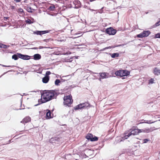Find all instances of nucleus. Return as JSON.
<instances>
[{
    "instance_id": "obj_1",
    "label": "nucleus",
    "mask_w": 160,
    "mask_h": 160,
    "mask_svg": "<svg viewBox=\"0 0 160 160\" xmlns=\"http://www.w3.org/2000/svg\"><path fill=\"white\" fill-rule=\"evenodd\" d=\"M58 96L57 93L54 91H44L41 95L42 103L48 102L55 98Z\"/></svg>"
},
{
    "instance_id": "obj_2",
    "label": "nucleus",
    "mask_w": 160,
    "mask_h": 160,
    "mask_svg": "<svg viewBox=\"0 0 160 160\" xmlns=\"http://www.w3.org/2000/svg\"><path fill=\"white\" fill-rule=\"evenodd\" d=\"M140 129H135L132 130L127 135H125L123 137H118L116 140H118V142H120L123 141L125 139H127L128 138L132 135H134L137 134L141 132Z\"/></svg>"
},
{
    "instance_id": "obj_3",
    "label": "nucleus",
    "mask_w": 160,
    "mask_h": 160,
    "mask_svg": "<svg viewBox=\"0 0 160 160\" xmlns=\"http://www.w3.org/2000/svg\"><path fill=\"white\" fill-rule=\"evenodd\" d=\"M130 72L129 71L124 70H119L116 71L115 74L117 76L123 77L127 76L130 74Z\"/></svg>"
},
{
    "instance_id": "obj_4",
    "label": "nucleus",
    "mask_w": 160,
    "mask_h": 160,
    "mask_svg": "<svg viewBox=\"0 0 160 160\" xmlns=\"http://www.w3.org/2000/svg\"><path fill=\"white\" fill-rule=\"evenodd\" d=\"M63 100L64 105L68 107H70L73 102L72 97L70 95L65 96L63 98Z\"/></svg>"
},
{
    "instance_id": "obj_5",
    "label": "nucleus",
    "mask_w": 160,
    "mask_h": 160,
    "mask_svg": "<svg viewBox=\"0 0 160 160\" xmlns=\"http://www.w3.org/2000/svg\"><path fill=\"white\" fill-rule=\"evenodd\" d=\"M90 104L88 102H85L81 103L76 106L74 107V109L75 110L81 109L90 107Z\"/></svg>"
},
{
    "instance_id": "obj_6",
    "label": "nucleus",
    "mask_w": 160,
    "mask_h": 160,
    "mask_svg": "<svg viewBox=\"0 0 160 160\" xmlns=\"http://www.w3.org/2000/svg\"><path fill=\"white\" fill-rule=\"evenodd\" d=\"M105 31L106 33L109 35H114L117 32L116 30L114 29L112 27H110L107 28Z\"/></svg>"
},
{
    "instance_id": "obj_7",
    "label": "nucleus",
    "mask_w": 160,
    "mask_h": 160,
    "mask_svg": "<svg viewBox=\"0 0 160 160\" xmlns=\"http://www.w3.org/2000/svg\"><path fill=\"white\" fill-rule=\"evenodd\" d=\"M151 32L149 31H143L142 33L137 35V37L138 38H142L144 37H148Z\"/></svg>"
},
{
    "instance_id": "obj_8",
    "label": "nucleus",
    "mask_w": 160,
    "mask_h": 160,
    "mask_svg": "<svg viewBox=\"0 0 160 160\" xmlns=\"http://www.w3.org/2000/svg\"><path fill=\"white\" fill-rule=\"evenodd\" d=\"M50 31V30L36 31L33 32V33L37 35L41 36L42 35L49 32Z\"/></svg>"
},
{
    "instance_id": "obj_9",
    "label": "nucleus",
    "mask_w": 160,
    "mask_h": 160,
    "mask_svg": "<svg viewBox=\"0 0 160 160\" xmlns=\"http://www.w3.org/2000/svg\"><path fill=\"white\" fill-rule=\"evenodd\" d=\"M61 139V138L58 137H53L50 139L49 142L52 143H56L59 142Z\"/></svg>"
},
{
    "instance_id": "obj_10",
    "label": "nucleus",
    "mask_w": 160,
    "mask_h": 160,
    "mask_svg": "<svg viewBox=\"0 0 160 160\" xmlns=\"http://www.w3.org/2000/svg\"><path fill=\"white\" fill-rule=\"evenodd\" d=\"M100 77L102 79L106 78L111 77V75H110L109 73L107 72H101L99 73Z\"/></svg>"
},
{
    "instance_id": "obj_11",
    "label": "nucleus",
    "mask_w": 160,
    "mask_h": 160,
    "mask_svg": "<svg viewBox=\"0 0 160 160\" xmlns=\"http://www.w3.org/2000/svg\"><path fill=\"white\" fill-rule=\"evenodd\" d=\"M18 57L19 58L24 60H28L30 59V56L28 55L22 54L21 53H18Z\"/></svg>"
},
{
    "instance_id": "obj_12",
    "label": "nucleus",
    "mask_w": 160,
    "mask_h": 160,
    "mask_svg": "<svg viewBox=\"0 0 160 160\" xmlns=\"http://www.w3.org/2000/svg\"><path fill=\"white\" fill-rule=\"evenodd\" d=\"M140 130L141 132H144L145 133H149L152 132L153 131V130L151 128H146L142 129H140Z\"/></svg>"
},
{
    "instance_id": "obj_13",
    "label": "nucleus",
    "mask_w": 160,
    "mask_h": 160,
    "mask_svg": "<svg viewBox=\"0 0 160 160\" xmlns=\"http://www.w3.org/2000/svg\"><path fill=\"white\" fill-rule=\"evenodd\" d=\"M31 121V118L29 117H27L24 118L21 122V123L24 124L27 123Z\"/></svg>"
},
{
    "instance_id": "obj_14",
    "label": "nucleus",
    "mask_w": 160,
    "mask_h": 160,
    "mask_svg": "<svg viewBox=\"0 0 160 160\" xmlns=\"http://www.w3.org/2000/svg\"><path fill=\"white\" fill-rule=\"evenodd\" d=\"M153 73L155 75L158 76L160 75V69L156 67L153 69Z\"/></svg>"
},
{
    "instance_id": "obj_15",
    "label": "nucleus",
    "mask_w": 160,
    "mask_h": 160,
    "mask_svg": "<svg viewBox=\"0 0 160 160\" xmlns=\"http://www.w3.org/2000/svg\"><path fill=\"white\" fill-rule=\"evenodd\" d=\"M49 80V76H45L42 79V81L44 83H47Z\"/></svg>"
},
{
    "instance_id": "obj_16",
    "label": "nucleus",
    "mask_w": 160,
    "mask_h": 160,
    "mask_svg": "<svg viewBox=\"0 0 160 160\" xmlns=\"http://www.w3.org/2000/svg\"><path fill=\"white\" fill-rule=\"evenodd\" d=\"M41 58V56L39 54H36L33 56V59L36 60H38Z\"/></svg>"
},
{
    "instance_id": "obj_17",
    "label": "nucleus",
    "mask_w": 160,
    "mask_h": 160,
    "mask_svg": "<svg viewBox=\"0 0 160 160\" xmlns=\"http://www.w3.org/2000/svg\"><path fill=\"white\" fill-rule=\"evenodd\" d=\"M110 54L111 57L112 58H114L116 57H118L119 56V54L118 53H114Z\"/></svg>"
},
{
    "instance_id": "obj_18",
    "label": "nucleus",
    "mask_w": 160,
    "mask_h": 160,
    "mask_svg": "<svg viewBox=\"0 0 160 160\" xmlns=\"http://www.w3.org/2000/svg\"><path fill=\"white\" fill-rule=\"evenodd\" d=\"M48 111L46 113V117L47 118L49 119L52 118V117L51 115V112L49 110H47Z\"/></svg>"
},
{
    "instance_id": "obj_19",
    "label": "nucleus",
    "mask_w": 160,
    "mask_h": 160,
    "mask_svg": "<svg viewBox=\"0 0 160 160\" xmlns=\"http://www.w3.org/2000/svg\"><path fill=\"white\" fill-rule=\"evenodd\" d=\"M92 137V134L89 133L86 136V138L87 139L90 140L91 141Z\"/></svg>"
},
{
    "instance_id": "obj_20",
    "label": "nucleus",
    "mask_w": 160,
    "mask_h": 160,
    "mask_svg": "<svg viewBox=\"0 0 160 160\" xmlns=\"http://www.w3.org/2000/svg\"><path fill=\"white\" fill-rule=\"evenodd\" d=\"M18 58H19L18 57V53L17 54H14L12 56V59H14L15 60H17Z\"/></svg>"
},
{
    "instance_id": "obj_21",
    "label": "nucleus",
    "mask_w": 160,
    "mask_h": 160,
    "mask_svg": "<svg viewBox=\"0 0 160 160\" xmlns=\"http://www.w3.org/2000/svg\"><path fill=\"white\" fill-rule=\"evenodd\" d=\"M61 81L58 79H57L55 81V84L56 86H59L60 85L59 83Z\"/></svg>"
},
{
    "instance_id": "obj_22",
    "label": "nucleus",
    "mask_w": 160,
    "mask_h": 160,
    "mask_svg": "<svg viewBox=\"0 0 160 160\" xmlns=\"http://www.w3.org/2000/svg\"><path fill=\"white\" fill-rule=\"evenodd\" d=\"M157 121H158L156 120V121H152L151 120H147V121H146V122H145V123H148V124H151V123H153Z\"/></svg>"
},
{
    "instance_id": "obj_23",
    "label": "nucleus",
    "mask_w": 160,
    "mask_h": 160,
    "mask_svg": "<svg viewBox=\"0 0 160 160\" xmlns=\"http://www.w3.org/2000/svg\"><path fill=\"white\" fill-rule=\"evenodd\" d=\"M33 10L31 7H28L27 8V10L28 12H32V10Z\"/></svg>"
},
{
    "instance_id": "obj_24",
    "label": "nucleus",
    "mask_w": 160,
    "mask_h": 160,
    "mask_svg": "<svg viewBox=\"0 0 160 160\" xmlns=\"http://www.w3.org/2000/svg\"><path fill=\"white\" fill-rule=\"evenodd\" d=\"M9 47V46L1 44L0 48H7Z\"/></svg>"
},
{
    "instance_id": "obj_25",
    "label": "nucleus",
    "mask_w": 160,
    "mask_h": 160,
    "mask_svg": "<svg viewBox=\"0 0 160 160\" xmlns=\"http://www.w3.org/2000/svg\"><path fill=\"white\" fill-rule=\"evenodd\" d=\"M91 140V141H97L98 140V138L97 137L95 136L94 137H92Z\"/></svg>"
},
{
    "instance_id": "obj_26",
    "label": "nucleus",
    "mask_w": 160,
    "mask_h": 160,
    "mask_svg": "<svg viewBox=\"0 0 160 160\" xmlns=\"http://www.w3.org/2000/svg\"><path fill=\"white\" fill-rule=\"evenodd\" d=\"M25 22L28 24H30L33 23L30 19H28L25 20Z\"/></svg>"
},
{
    "instance_id": "obj_27",
    "label": "nucleus",
    "mask_w": 160,
    "mask_h": 160,
    "mask_svg": "<svg viewBox=\"0 0 160 160\" xmlns=\"http://www.w3.org/2000/svg\"><path fill=\"white\" fill-rule=\"evenodd\" d=\"M154 79L153 78H151L149 80L148 83L149 84H152L154 83Z\"/></svg>"
},
{
    "instance_id": "obj_28",
    "label": "nucleus",
    "mask_w": 160,
    "mask_h": 160,
    "mask_svg": "<svg viewBox=\"0 0 160 160\" xmlns=\"http://www.w3.org/2000/svg\"><path fill=\"white\" fill-rule=\"evenodd\" d=\"M55 7L54 5L51 6L49 7V10L50 11H53Z\"/></svg>"
},
{
    "instance_id": "obj_29",
    "label": "nucleus",
    "mask_w": 160,
    "mask_h": 160,
    "mask_svg": "<svg viewBox=\"0 0 160 160\" xmlns=\"http://www.w3.org/2000/svg\"><path fill=\"white\" fill-rule=\"evenodd\" d=\"M116 46H109L108 47H106L105 48H104V49H111V48H115Z\"/></svg>"
},
{
    "instance_id": "obj_30",
    "label": "nucleus",
    "mask_w": 160,
    "mask_h": 160,
    "mask_svg": "<svg viewBox=\"0 0 160 160\" xmlns=\"http://www.w3.org/2000/svg\"><path fill=\"white\" fill-rule=\"evenodd\" d=\"M155 38H160V33H157L155 35Z\"/></svg>"
},
{
    "instance_id": "obj_31",
    "label": "nucleus",
    "mask_w": 160,
    "mask_h": 160,
    "mask_svg": "<svg viewBox=\"0 0 160 160\" xmlns=\"http://www.w3.org/2000/svg\"><path fill=\"white\" fill-rule=\"evenodd\" d=\"M51 73L50 71H47L46 72V76H49V75H50Z\"/></svg>"
},
{
    "instance_id": "obj_32",
    "label": "nucleus",
    "mask_w": 160,
    "mask_h": 160,
    "mask_svg": "<svg viewBox=\"0 0 160 160\" xmlns=\"http://www.w3.org/2000/svg\"><path fill=\"white\" fill-rule=\"evenodd\" d=\"M149 141V140L148 139H145L143 140V143H146L148 142Z\"/></svg>"
},
{
    "instance_id": "obj_33",
    "label": "nucleus",
    "mask_w": 160,
    "mask_h": 160,
    "mask_svg": "<svg viewBox=\"0 0 160 160\" xmlns=\"http://www.w3.org/2000/svg\"><path fill=\"white\" fill-rule=\"evenodd\" d=\"M160 25V22L159 21L155 23V25L156 26H159Z\"/></svg>"
},
{
    "instance_id": "obj_34",
    "label": "nucleus",
    "mask_w": 160,
    "mask_h": 160,
    "mask_svg": "<svg viewBox=\"0 0 160 160\" xmlns=\"http://www.w3.org/2000/svg\"><path fill=\"white\" fill-rule=\"evenodd\" d=\"M72 58H70L69 59H67V62H71L72 61Z\"/></svg>"
},
{
    "instance_id": "obj_35",
    "label": "nucleus",
    "mask_w": 160,
    "mask_h": 160,
    "mask_svg": "<svg viewBox=\"0 0 160 160\" xmlns=\"http://www.w3.org/2000/svg\"><path fill=\"white\" fill-rule=\"evenodd\" d=\"M0 65H2V66H3V67H11L10 66H6V65H1V64H0Z\"/></svg>"
},
{
    "instance_id": "obj_36",
    "label": "nucleus",
    "mask_w": 160,
    "mask_h": 160,
    "mask_svg": "<svg viewBox=\"0 0 160 160\" xmlns=\"http://www.w3.org/2000/svg\"><path fill=\"white\" fill-rule=\"evenodd\" d=\"M16 2H20L21 1V0H13Z\"/></svg>"
},
{
    "instance_id": "obj_37",
    "label": "nucleus",
    "mask_w": 160,
    "mask_h": 160,
    "mask_svg": "<svg viewBox=\"0 0 160 160\" xmlns=\"http://www.w3.org/2000/svg\"><path fill=\"white\" fill-rule=\"evenodd\" d=\"M11 9H14L15 8V7L14 6H11Z\"/></svg>"
},
{
    "instance_id": "obj_38",
    "label": "nucleus",
    "mask_w": 160,
    "mask_h": 160,
    "mask_svg": "<svg viewBox=\"0 0 160 160\" xmlns=\"http://www.w3.org/2000/svg\"><path fill=\"white\" fill-rule=\"evenodd\" d=\"M19 11H20V12H23V10L21 8H20L19 9Z\"/></svg>"
},
{
    "instance_id": "obj_39",
    "label": "nucleus",
    "mask_w": 160,
    "mask_h": 160,
    "mask_svg": "<svg viewBox=\"0 0 160 160\" xmlns=\"http://www.w3.org/2000/svg\"><path fill=\"white\" fill-rule=\"evenodd\" d=\"M88 9H89V10H90L91 11H96V10H94V9H90V8H88Z\"/></svg>"
},
{
    "instance_id": "obj_40",
    "label": "nucleus",
    "mask_w": 160,
    "mask_h": 160,
    "mask_svg": "<svg viewBox=\"0 0 160 160\" xmlns=\"http://www.w3.org/2000/svg\"><path fill=\"white\" fill-rule=\"evenodd\" d=\"M8 17H4V20H7L8 19Z\"/></svg>"
},
{
    "instance_id": "obj_41",
    "label": "nucleus",
    "mask_w": 160,
    "mask_h": 160,
    "mask_svg": "<svg viewBox=\"0 0 160 160\" xmlns=\"http://www.w3.org/2000/svg\"><path fill=\"white\" fill-rule=\"evenodd\" d=\"M32 49H38V48L37 47H34L33 48H32Z\"/></svg>"
},
{
    "instance_id": "obj_42",
    "label": "nucleus",
    "mask_w": 160,
    "mask_h": 160,
    "mask_svg": "<svg viewBox=\"0 0 160 160\" xmlns=\"http://www.w3.org/2000/svg\"><path fill=\"white\" fill-rule=\"evenodd\" d=\"M43 48V47L42 46H40V47H39V49H42V48Z\"/></svg>"
},
{
    "instance_id": "obj_43",
    "label": "nucleus",
    "mask_w": 160,
    "mask_h": 160,
    "mask_svg": "<svg viewBox=\"0 0 160 160\" xmlns=\"http://www.w3.org/2000/svg\"><path fill=\"white\" fill-rule=\"evenodd\" d=\"M65 80H64V79H61V82H64L65 81Z\"/></svg>"
},
{
    "instance_id": "obj_44",
    "label": "nucleus",
    "mask_w": 160,
    "mask_h": 160,
    "mask_svg": "<svg viewBox=\"0 0 160 160\" xmlns=\"http://www.w3.org/2000/svg\"><path fill=\"white\" fill-rule=\"evenodd\" d=\"M125 78H125L124 77V78H122V79H125Z\"/></svg>"
},
{
    "instance_id": "obj_45",
    "label": "nucleus",
    "mask_w": 160,
    "mask_h": 160,
    "mask_svg": "<svg viewBox=\"0 0 160 160\" xmlns=\"http://www.w3.org/2000/svg\"><path fill=\"white\" fill-rule=\"evenodd\" d=\"M99 80H100V81H101V78H99Z\"/></svg>"
},
{
    "instance_id": "obj_46",
    "label": "nucleus",
    "mask_w": 160,
    "mask_h": 160,
    "mask_svg": "<svg viewBox=\"0 0 160 160\" xmlns=\"http://www.w3.org/2000/svg\"><path fill=\"white\" fill-rule=\"evenodd\" d=\"M99 13H102V12H100V11H99Z\"/></svg>"
},
{
    "instance_id": "obj_47",
    "label": "nucleus",
    "mask_w": 160,
    "mask_h": 160,
    "mask_svg": "<svg viewBox=\"0 0 160 160\" xmlns=\"http://www.w3.org/2000/svg\"><path fill=\"white\" fill-rule=\"evenodd\" d=\"M90 1L91 2L92 1H91V0H90Z\"/></svg>"
},
{
    "instance_id": "obj_48",
    "label": "nucleus",
    "mask_w": 160,
    "mask_h": 160,
    "mask_svg": "<svg viewBox=\"0 0 160 160\" xmlns=\"http://www.w3.org/2000/svg\"><path fill=\"white\" fill-rule=\"evenodd\" d=\"M37 105H35V106H37Z\"/></svg>"
},
{
    "instance_id": "obj_49",
    "label": "nucleus",
    "mask_w": 160,
    "mask_h": 160,
    "mask_svg": "<svg viewBox=\"0 0 160 160\" xmlns=\"http://www.w3.org/2000/svg\"><path fill=\"white\" fill-rule=\"evenodd\" d=\"M76 160H77V159H76Z\"/></svg>"
}]
</instances>
